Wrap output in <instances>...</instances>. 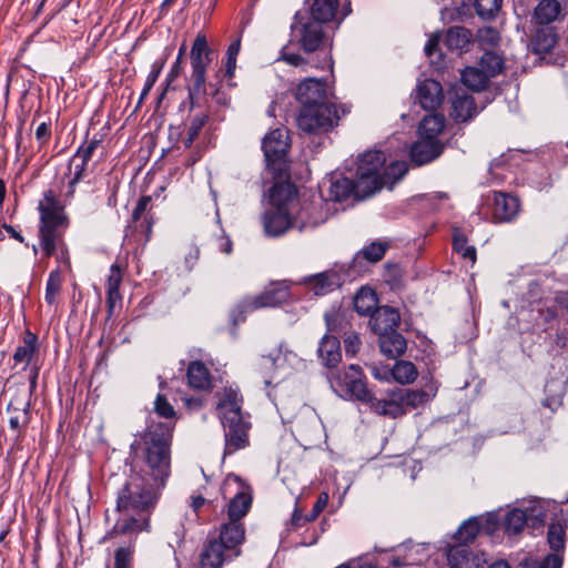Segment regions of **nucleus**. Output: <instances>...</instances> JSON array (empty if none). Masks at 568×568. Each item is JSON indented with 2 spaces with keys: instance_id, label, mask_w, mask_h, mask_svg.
Instances as JSON below:
<instances>
[{
  "instance_id": "f257e3e1",
  "label": "nucleus",
  "mask_w": 568,
  "mask_h": 568,
  "mask_svg": "<svg viewBox=\"0 0 568 568\" xmlns=\"http://www.w3.org/2000/svg\"><path fill=\"white\" fill-rule=\"evenodd\" d=\"M213 57L214 51L210 48L206 36L197 33L190 51L191 74L186 83L187 98L180 105V109L187 108L189 110L185 120V135L182 136L185 149L192 146L209 122L213 112L212 103L220 106H227L230 103V98L222 90L220 81L206 82L207 68L213 61Z\"/></svg>"
},
{
  "instance_id": "f03ea898",
  "label": "nucleus",
  "mask_w": 568,
  "mask_h": 568,
  "mask_svg": "<svg viewBox=\"0 0 568 568\" xmlns=\"http://www.w3.org/2000/svg\"><path fill=\"white\" fill-rule=\"evenodd\" d=\"M173 432V422L151 424L138 433L130 445L134 459L143 463L139 473L156 485L165 486L171 474Z\"/></svg>"
},
{
  "instance_id": "7ed1b4c3",
  "label": "nucleus",
  "mask_w": 568,
  "mask_h": 568,
  "mask_svg": "<svg viewBox=\"0 0 568 568\" xmlns=\"http://www.w3.org/2000/svg\"><path fill=\"white\" fill-rule=\"evenodd\" d=\"M334 393L341 398L367 405L381 416L398 418L406 414L395 399H378L367 386V377L361 366L351 364L343 371H329L326 375Z\"/></svg>"
},
{
  "instance_id": "20e7f679",
  "label": "nucleus",
  "mask_w": 568,
  "mask_h": 568,
  "mask_svg": "<svg viewBox=\"0 0 568 568\" xmlns=\"http://www.w3.org/2000/svg\"><path fill=\"white\" fill-rule=\"evenodd\" d=\"M38 211L40 215L38 237L43 255L55 256L59 262L68 261L69 250L64 235L70 226V219L53 190L43 192Z\"/></svg>"
},
{
  "instance_id": "39448f33",
  "label": "nucleus",
  "mask_w": 568,
  "mask_h": 568,
  "mask_svg": "<svg viewBox=\"0 0 568 568\" xmlns=\"http://www.w3.org/2000/svg\"><path fill=\"white\" fill-rule=\"evenodd\" d=\"M243 396L237 389L225 388L223 398L216 405L224 428V455H230L248 445L250 423L244 420Z\"/></svg>"
},
{
  "instance_id": "423d86ee",
  "label": "nucleus",
  "mask_w": 568,
  "mask_h": 568,
  "mask_svg": "<svg viewBox=\"0 0 568 568\" xmlns=\"http://www.w3.org/2000/svg\"><path fill=\"white\" fill-rule=\"evenodd\" d=\"M244 541L240 527L221 526L219 530L210 531L199 556L201 568H222L241 555L240 547Z\"/></svg>"
},
{
  "instance_id": "0eeeda50",
  "label": "nucleus",
  "mask_w": 568,
  "mask_h": 568,
  "mask_svg": "<svg viewBox=\"0 0 568 568\" xmlns=\"http://www.w3.org/2000/svg\"><path fill=\"white\" fill-rule=\"evenodd\" d=\"M244 541L240 527L221 526L219 530L210 531L199 556L201 568H222L241 555L240 547Z\"/></svg>"
},
{
  "instance_id": "6e6552de",
  "label": "nucleus",
  "mask_w": 568,
  "mask_h": 568,
  "mask_svg": "<svg viewBox=\"0 0 568 568\" xmlns=\"http://www.w3.org/2000/svg\"><path fill=\"white\" fill-rule=\"evenodd\" d=\"M164 486L132 471L116 497V510L134 514H151Z\"/></svg>"
},
{
  "instance_id": "1a4fd4ad",
  "label": "nucleus",
  "mask_w": 568,
  "mask_h": 568,
  "mask_svg": "<svg viewBox=\"0 0 568 568\" xmlns=\"http://www.w3.org/2000/svg\"><path fill=\"white\" fill-rule=\"evenodd\" d=\"M315 210L316 205L307 202L301 206L297 213L271 205L262 215L264 232L267 236L277 237L293 227H297L300 232L307 227H316L321 221L313 219L312 213Z\"/></svg>"
},
{
  "instance_id": "9d476101",
  "label": "nucleus",
  "mask_w": 568,
  "mask_h": 568,
  "mask_svg": "<svg viewBox=\"0 0 568 568\" xmlns=\"http://www.w3.org/2000/svg\"><path fill=\"white\" fill-rule=\"evenodd\" d=\"M291 41H296L304 52L313 53L324 50L328 37L324 24L308 17L307 10H300L291 24Z\"/></svg>"
},
{
  "instance_id": "9b49d317",
  "label": "nucleus",
  "mask_w": 568,
  "mask_h": 568,
  "mask_svg": "<svg viewBox=\"0 0 568 568\" xmlns=\"http://www.w3.org/2000/svg\"><path fill=\"white\" fill-rule=\"evenodd\" d=\"M290 297V290L284 284H273L262 293L244 297L233 310V324L244 322L246 315L260 308L276 307L285 303Z\"/></svg>"
},
{
  "instance_id": "f8f14e48",
  "label": "nucleus",
  "mask_w": 568,
  "mask_h": 568,
  "mask_svg": "<svg viewBox=\"0 0 568 568\" xmlns=\"http://www.w3.org/2000/svg\"><path fill=\"white\" fill-rule=\"evenodd\" d=\"M339 120L336 105L324 103L318 105H301L297 126L308 134L325 133L332 130Z\"/></svg>"
},
{
  "instance_id": "ddd939ff",
  "label": "nucleus",
  "mask_w": 568,
  "mask_h": 568,
  "mask_svg": "<svg viewBox=\"0 0 568 568\" xmlns=\"http://www.w3.org/2000/svg\"><path fill=\"white\" fill-rule=\"evenodd\" d=\"M233 484L236 486L237 490L229 501V521L222 524L221 526L240 527L245 535V527L242 523V518L246 516L252 506L251 488L250 486L245 485L239 476L229 475L222 486V494L224 497L230 491Z\"/></svg>"
},
{
  "instance_id": "4468645a",
  "label": "nucleus",
  "mask_w": 568,
  "mask_h": 568,
  "mask_svg": "<svg viewBox=\"0 0 568 568\" xmlns=\"http://www.w3.org/2000/svg\"><path fill=\"white\" fill-rule=\"evenodd\" d=\"M290 146L288 134L281 129L271 131L262 141L266 166L273 171L275 178H283L287 173Z\"/></svg>"
},
{
  "instance_id": "2eb2a0df",
  "label": "nucleus",
  "mask_w": 568,
  "mask_h": 568,
  "mask_svg": "<svg viewBox=\"0 0 568 568\" xmlns=\"http://www.w3.org/2000/svg\"><path fill=\"white\" fill-rule=\"evenodd\" d=\"M532 29L528 38V49L536 55L550 53L560 40L557 26L531 23Z\"/></svg>"
},
{
  "instance_id": "dca6fc26",
  "label": "nucleus",
  "mask_w": 568,
  "mask_h": 568,
  "mask_svg": "<svg viewBox=\"0 0 568 568\" xmlns=\"http://www.w3.org/2000/svg\"><path fill=\"white\" fill-rule=\"evenodd\" d=\"M295 98L301 105L331 103L324 80L307 78L296 88Z\"/></svg>"
},
{
  "instance_id": "f3484780",
  "label": "nucleus",
  "mask_w": 568,
  "mask_h": 568,
  "mask_svg": "<svg viewBox=\"0 0 568 568\" xmlns=\"http://www.w3.org/2000/svg\"><path fill=\"white\" fill-rule=\"evenodd\" d=\"M493 202V217L495 222H513L519 214L520 202L519 199L515 195L500 191H494Z\"/></svg>"
},
{
  "instance_id": "a211bd4d",
  "label": "nucleus",
  "mask_w": 568,
  "mask_h": 568,
  "mask_svg": "<svg viewBox=\"0 0 568 568\" xmlns=\"http://www.w3.org/2000/svg\"><path fill=\"white\" fill-rule=\"evenodd\" d=\"M445 144L439 140H429L423 136L410 146L409 156L416 165H424L433 162L442 155Z\"/></svg>"
},
{
  "instance_id": "6ab92c4d",
  "label": "nucleus",
  "mask_w": 568,
  "mask_h": 568,
  "mask_svg": "<svg viewBox=\"0 0 568 568\" xmlns=\"http://www.w3.org/2000/svg\"><path fill=\"white\" fill-rule=\"evenodd\" d=\"M415 99L424 110L435 111L444 101L442 84L434 79L418 82Z\"/></svg>"
},
{
  "instance_id": "aec40b11",
  "label": "nucleus",
  "mask_w": 568,
  "mask_h": 568,
  "mask_svg": "<svg viewBox=\"0 0 568 568\" xmlns=\"http://www.w3.org/2000/svg\"><path fill=\"white\" fill-rule=\"evenodd\" d=\"M399 323V312L388 305L379 306L369 317L371 328L378 336L397 331Z\"/></svg>"
},
{
  "instance_id": "412c9836",
  "label": "nucleus",
  "mask_w": 568,
  "mask_h": 568,
  "mask_svg": "<svg viewBox=\"0 0 568 568\" xmlns=\"http://www.w3.org/2000/svg\"><path fill=\"white\" fill-rule=\"evenodd\" d=\"M446 559L449 568H479L483 564L481 558L466 544L449 546L446 550Z\"/></svg>"
},
{
  "instance_id": "4be33fe9",
  "label": "nucleus",
  "mask_w": 568,
  "mask_h": 568,
  "mask_svg": "<svg viewBox=\"0 0 568 568\" xmlns=\"http://www.w3.org/2000/svg\"><path fill=\"white\" fill-rule=\"evenodd\" d=\"M564 18V8L558 0H539L534 8L531 23L556 26Z\"/></svg>"
},
{
  "instance_id": "5701e85b",
  "label": "nucleus",
  "mask_w": 568,
  "mask_h": 568,
  "mask_svg": "<svg viewBox=\"0 0 568 568\" xmlns=\"http://www.w3.org/2000/svg\"><path fill=\"white\" fill-rule=\"evenodd\" d=\"M452 112L450 116L456 122H466L477 114V105L475 99L465 90H455L450 97Z\"/></svg>"
},
{
  "instance_id": "b1692460",
  "label": "nucleus",
  "mask_w": 568,
  "mask_h": 568,
  "mask_svg": "<svg viewBox=\"0 0 568 568\" xmlns=\"http://www.w3.org/2000/svg\"><path fill=\"white\" fill-rule=\"evenodd\" d=\"M317 354L325 367L335 371L342 361L339 339L336 336L325 334L321 339Z\"/></svg>"
},
{
  "instance_id": "393cba45",
  "label": "nucleus",
  "mask_w": 568,
  "mask_h": 568,
  "mask_svg": "<svg viewBox=\"0 0 568 568\" xmlns=\"http://www.w3.org/2000/svg\"><path fill=\"white\" fill-rule=\"evenodd\" d=\"M297 190L294 184L275 183L270 190V203L274 206H281L288 211L295 212Z\"/></svg>"
},
{
  "instance_id": "a878e982",
  "label": "nucleus",
  "mask_w": 568,
  "mask_h": 568,
  "mask_svg": "<svg viewBox=\"0 0 568 568\" xmlns=\"http://www.w3.org/2000/svg\"><path fill=\"white\" fill-rule=\"evenodd\" d=\"M390 244L388 242L382 241H373L368 245L364 246L361 251H358L353 261L351 263V268L361 270L362 262L366 261L368 263H377L379 262L389 250Z\"/></svg>"
},
{
  "instance_id": "bb28decb",
  "label": "nucleus",
  "mask_w": 568,
  "mask_h": 568,
  "mask_svg": "<svg viewBox=\"0 0 568 568\" xmlns=\"http://www.w3.org/2000/svg\"><path fill=\"white\" fill-rule=\"evenodd\" d=\"M378 344L381 352L389 359L400 357L407 348L406 338L397 331L379 335Z\"/></svg>"
},
{
  "instance_id": "cd10ccee",
  "label": "nucleus",
  "mask_w": 568,
  "mask_h": 568,
  "mask_svg": "<svg viewBox=\"0 0 568 568\" xmlns=\"http://www.w3.org/2000/svg\"><path fill=\"white\" fill-rule=\"evenodd\" d=\"M187 384L193 389L207 390L212 387V376L201 361H192L186 368Z\"/></svg>"
},
{
  "instance_id": "c85d7f7f",
  "label": "nucleus",
  "mask_w": 568,
  "mask_h": 568,
  "mask_svg": "<svg viewBox=\"0 0 568 568\" xmlns=\"http://www.w3.org/2000/svg\"><path fill=\"white\" fill-rule=\"evenodd\" d=\"M354 185L355 199L364 200L381 191L385 185V181H383V176L381 175H371L356 171V180L354 181Z\"/></svg>"
},
{
  "instance_id": "c756f323",
  "label": "nucleus",
  "mask_w": 568,
  "mask_h": 568,
  "mask_svg": "<svg viewBox=\"0 0 568 568\" xmlns=\"http://www.w3.org/2000/svg\"><path fill=\"white\" fill-rule=\"evenodd\" d=\"M19 345L13 353L14 364H24L23 369L31 363L32 358L39 351L38 335L30 329H26Z\"/></svg>"
},
{
  "instance_id": "7c9ffc66",
  "label": "nucleus",
  "mask_w": 568,
  "mask_h": 568,
  "mask_svg": "<svg viewBox=\"0 0 568 568\" xmlns=\"http://www.w3.org/2000/svg\"><path fill=\"white\" fill-rule=\"evenodd\" d=\"M152 199L149 195H143L139 199L131 216V222L135 229L141 227L145 234V241H149L152 234L153 219L149 214V209Z\"/></svg>"
},
{
  "instance_id": "2f4dec72",
  "label": "nucleus",
  "mask_w": 568,
  "mask_h": 568,
  "mask_svg": "<svg viewBox=\"0 0 568 568\" xmlns=\"http://www.w3.org/2000/svg\"><path fill=\"white\" fill-rule=\"evenodd\" d=\"M7 410L10 414L9 427L17 433L16 439L19 440L22 437L23 429L27 428L31 420L30 403H24L21 408L10 403Z\"/></svg>"
},
{
  "instance_id": "473e14b6",
  "label": "nucleus",
  "mask_w": 568,
  "mask_h": 568,
  "mask_svg": "<svg viewBox=\"0 0 568 568\" xmlns=\"http://www.w3.org/2000/svg\"><path fill=\"white\" fill-rule=\"evenodd\" d=\"M473 34L465 27L455 26L447 30L445 36V45L450 51H468Z\"/></svg>"
},
{
  "instance_id": "72a5a7b5",
  "label": "nucleus",
  "mask_w": 568,
  "mask_h": 568,
  "mask_svg": "<svg viewBox=\"0 0 568 568\" xmlns=\"http://www.w3.org/2000/svg\"><path fill=\"white\" fill-rule=\"evenodd\" d=\"M150 515L151 514H136V517L130 516L123 520H118L113 527L112 534L115 532L120 535H126L138 534L140 531H149Z\"/></svg>"
},
{
  "instance_id": "f704fd0d",
  "label": "nucleus",
  "mask_w": 568,
  "mask_h": 568,
  "mask_svg": "<svg viewBox=\"0 0 568 568\" xmlns=\"http://www.w3.org/2000/svg\"><path fill=\"white\" fill-rule=\"evenodd\" d=\"M385 163L386 155L384 152L378 150L367 151L358 158L356 171L371 175H382Z\"/></svg>"
},
{
  "instance_id": "c9c22d12",
  "label": "nucleus",
  "mask_w": 568,
  "mask_h": 568,
  "mask_svg": "<svg viewBox=\"0 0 568 568\" xmlns=\"http://www.w3.org/2000/svg\"><path fill=\"white\" fill-rule=\"evenodd\" d=\"M378 306V297L371 287H361L354 297V310L362 316H371Z\"/></svg>"
},
{
  "instance_id": "e433bc0d",
  "label": "nucleus",
  "mask_w": 568,
  "mask_h": 568,
  "mask_svg": "<svg viewBox=\"0 0 568 568\" xmlns=\"http://www.w3.org/2000/svg\"><path fill=\"white\" fill-rule=\"evenodd\" d=\"M446 125V119L440 113L428 114L423 118L418 125V135L438 140V135L443 133Z\"/></svg>"
},
{
  "instance_id": "4c0bfd02",
  "label": "nucleus",
  "mask_w": 568,
  "mask_h": 568,
  "mask_svg": "<svg viewBox=\"0 0 568 568\" xmlns=\"http://www.w3.org/2000/svg\"><path fill=\"white\" fill-rule=\"evenodd\" d=\"M337 7L338 0H314L307 10L308 17L322 24L328 23L335 18Z\"/></svg>"
},
{
  "instance_id": "58836bf2",
  "label": "nucleus",
  "mask_w": 568,
  "mask_h": 568,
  "mask_svg": "<svg viewBox=\"0 0 568 568\" xmlns=\"http://www.w3.org/2000/svg\"><path fill=\"white\" fill-rule=\"evenodd\" d=\"M308 283L315 295H325L339 286V275L335 271H326L310 276Z\"/></svg>"
},
{
  "instance_id": "ea45409f",
  "label": "nucleus",
  "mask_w": 568,
  "mask_h": 568,
  "mask_svg": "<svg viewBox=\"0 0 568 568\" xmlns=\"http://www.w3.org/2000/svg\"><path fill=\"white\" fill-rule=\"evenodd\" d=\"M489 80V77L479 67H466L462 72L464 85L476 92L485 90Z\"/></svg>"
},
{
  "instance_id": "a19ab883",
  "label": "nucleus",
  "mask_w": 568,
  "mask_h": 568,
  "mask_svg": "<svg viewBox=\"0 0 568 568\" xmlns=\"http://www.w3.org/2000/svg\"><path fill=\"white\" fill-rule=\"evenodd\" d=\"M527 524V511L520 508L510 509L504 517L503 528L507 535H518Z\"/></svg>"
},
{
  "instance_id": "79ce46f5",
  "label": "nucleus",
  "mask_w": 568,
  "mask_h": 568,
  "mask_svg": "<svg viewBox=\"0 0 568 568\" xmlns=\"http://www.w3.org/2000/svg\"><path fill=\"white\" fill-rule=\"evenodd\" d=\"M351 196L355 197L354 180L339 176L332 181L329 186V199L335 202H343Z\"/></svg>"
},
{
  "instance_id": "37998d69",
  "label": "nucleus",
  "mask_w": 568,
  "mask_h": 568,
  "mask_svg": "<svg viewBox=\"0 0 568 568\" xmlns=\"http://www.w3.org/2000/svg\"><path fill=\"white\" fill-rule=\"evenodd\" d=\"M104 134L95 133L91 139L85 140L77 150L74 155L70 159L69 169H71L72 164L77 162L79 159H83V161H90L94 154V152L101 148L103 142Z\"/></svg>"
},
{
  "instance_id": "c03bdc74",
  "label": "nucleus",
  "mask_w": 568,
  "mask_h": 568,
  "mask_svg": "<svg viewBox=\"0 0 568 568\" xmlns=\"http://www.w3.org/2000/svg\"><path fill=\"white\" fill-rule=\"evenodd\" d=\"M479 68L485 71L489 79L497 77L504 70L505 61L501 55L494 51H485L479 59Z\"/></svg>"
},
{
  "instance_id": "a18cd8bd",
  "label": "nucleus",
  "mask_w": 568,
  "mask_h": 568,
  "mask_svg": "<svg viewBox=\"0 0 568 568\" xmlns=\"http://www.w3.org/2000/svg\"><path fill=\"white\" fill-rule=\"evenodd\" d=\"M567 524L560 521L551 523L548 526L547 540L552 554H558L565 549Z\"/></svg>"
},
{
  "instance_id": "49530a36",
  "label": "nucleus",
  "mask_w": 568,
  "mask_h": 568,
  "mask_svg": "<svg viewBox=\"0 0 568 568\" xmlns=\"http://www.w3.org/2000/svg\"><path fill=\"white\" fill-rule=\"evenodd\" d=\"M427 394L424 390L399 389L392 394L390 399H395L405 410L404 405L416 408L426 400Z\"/></svg>"
},
{
  "instance_id": "de8ad7c7",
  "label": "nucleus",
  "mask_w": 568,
  "mask_h": 568,
  "mask_svg": "<svg viewBox=\"0 0 568 568\" xmlns=\"http://www.w3.org/2000/svg\"><path fill=\"white\" fill-rule=\"evenodd\" d=\"M481 528L483 525L477 518H469L460 525L455 535V538L457 539L458 544L468 545L475 540Z\"/></svg>"
},
{
  "instance_id": "09e8293b",
  "label": "nucleus",
  "mask_w": 568,
  "mask_h": 568,
  "mask_svg": "<svg viewBox=\"0 0 568 568\" xmlns=\"http://www.w3.org/2000/svg\"><path fill=\"white\" fill-rule=\"evenodd\" d=\"M408 168L403 161L392 162L387 168H383L382 175L383 181H385L386 187L392 190L394 185L403 179V176L407 173Z\"/></svg>"
},
{
  "instance_id": "8fccbe9b",
  "label": "nucleus",
  "mask_w": 568,
  "mask_h": 568,
  "mask_svg": "<svg viewBox=\"0 0 568 568\" xmlns=\"http://www.w3.org/2000/svg\"><path fill=\"white\" fill-rule=\"evenodd\" d=\"M467 236L456 229L453 233V250L464 260L475 263L477 258L476 248L473 245H467Z\"/></svg>"
},
{
  "instance_id": "3c124183",
  "label": "nucleus",
  "mask_w": 568,
  "mask_h": 568,
  "mask_svg": "<svg viewBox=\"0 0 568 568\" xmlns=\"http://www.w3.org/2000/svg\"><path fill=\"white\" fill-rule=\"evenodd\" d=\"M393 377L400 384L413 383L417 378V369L412 362L397 361L392 371Z\"/></svg>"
},
{
  "instance_id": "603ef678",
  "label": "nucleus",
  "mask_w": 568,
  "mask_h": 568,
  "mask_svg": "<svg viewBox=\"0 0 568 568\" xmlns=\"http://www.w3.org/2000/svg\"><path fill=\"white\" fill-rule=\"evenodd\" d=\"M503 0H475L476 13L484 20H491L501 8Z\"/></svg>"
},
{
  "instance_id": "864d4df0",
  "label": "nucleus",
  "mask_w": 568,
  "mask_h": 568,
  "mask_svg": "<svg viewBox=\"0 0 568 568\" xmlns=\"http://www.w3.org/2000/svg\"><path fill=\"white\" fill-rule=\"evenodd\" d=\"M62 278L58 270L51 271L45 285L44 300L49 305L57 302V296L61 291Z\"/></svg>"
},
{
  "instance_id": "5fc2aeb1",
  "label": "nucleus",
  "mask_w": 568,
  "mask_h": 568,
  "mask_svg": "<svg viewBox=\"0 0 568 568\" xmlns=\"http://www.w3.org/2000/svg\"><path fill=\"white\" fill-rule=\"evenodd\" d=\"M154 412L159 417L165 418L166 422L176 423V412L165 395L158 394L154 400Z\"/></svg>"
},
{
  "instance_id": "6e6d98bb",
  "label": "nucleus",
  "mask_w": 568,
  "mask_h": 568,
  "mask_svg": "<svg viewBox=\"0 0 568 568\" xmlns=\"http://www.w3.org/2000/svg\"><path fill=\"white\" fill-rule=\"evenodd\" d=\"M89 161H83V159H79L77 162H74L69 169L70 172H72V178L69 181V190L67 195L72 196L75 192V186L78 183H80L87 175V169H88Z\"/></svg>"
},
{
  "instance_id": "4d7b16f0",
  "label": "nucleus",
  "mask_w": 568,
  "mask_h": 568,
  "mask_svg": "<svg viewBox=\"0 0 568 568\" xmlns=\"http://www.w3.org/2000/svg\"><path fill=\"white\" fill-rule=\"evenodd\" d=\"M123 281V268L114 263L110 267V274L106 280V295H121L120 285Z\"/></svg>"
},
{
  "instance_id": "13d9d810",
  "label": "nucleus",
  "mask_w": 568,
  "mask_h": 568,
  "mask_svg": "<svg viewBox=\"0 0 568 568\" xmlns=\"http://www.w3.org/2000/svg\"><path fill=\"white\" fill-rule=\"evenodd\" d=\"M164 63H165V60H162V61H155L152 64V69L150 71L149 75L146 77L143 90L140 94L138 106L141 105V103L144 101V99L149 95L150 91L152 90L154 83L156 82V80L164 67Z\"/></svg>"
},
{
  "instance_id": "bf43d9fd",
  "label": "nucleus",
  "mask_w": 568,
  "mask_h": 568,
  "mask_svg": "<svg viewBox=\"0 0 568 568\" xmlns=\"http://www.w3.org/2000/svg\"><path fill=\"white\" fill-rule=\"evenodd\" d=\"M521 568H561L562 558L558 554H548L540 562L537 560H525Z\"/></svg>"
},
{
  "instance_id": "052dcab7",
  "label": "nucleus",
  "mask_w": 568,
  "mask_h": 568,
  "mask_svg": "<svg viewBox=\"0 0 568 568\" xmlns=\"http://www.w3.org/2000/svg\"><path fill=\"white\" fill-rule=\"evenodd\" d=\"M134 549L132 547H120L114 551L113 568H133Z\"/></svg>"
},
{
  "instance_id": "680f3d73",
  "label": "nucleus",
  "mask_w": 568,
  "mask_h": 568,
  "mask_svg": "<svg viewBox=\"0 0 568 568\" xmlns=\"http://www.w3.org/2000/svg\"><path fill=\"white\" fill-rule=\"evenodd\" d=\"M383 278L392 288H398L402 284L400 267L395 263H386L384 265Z\"/></svg>"
},
{
  "instance_id": "e2e57ef3",
  "label": "nucleus",
  "mask_w": 568,
  "mask_h": 568,
  "mask_svg": "<svg viewBox=\"0 0 568 568\" xmlns=\"http://www.w3.org/2000/svg\"><path fill=\"white\" fill-rule=\"evenodd\" d=\"M527 511V524L526 526L532 529H539L544 526L546 519V513L540 508L529 507L525 509Z\"/></svg>"
},
{
  "instance_id": "0e129e2a",
  "label": "nucleus",
  "mask_w": 568,
  "mask_h": 568,
  "mask_svg": "<svg viewBox=\"0 0 568 568\" xmlns=\"http://www.w3.org/2000/svg\"><path fill=\"white\" fill-rule=\"evenodd\" d=\"M240 51V41L231 43L227 48V59L225 64V75L232 78L234 75L235 67H236V57Z\"/></svg>"
},
{
  "instance_id": "69168bd1",
  "label": "nucleus",
  "mask_w": 568,
  "mask_h": 568,
  "mask_svg": "<svg viewBox=\"0 0 568 568\" xmlns=\"http://www.w3.org/2000/svg\"><path fill=\"white\" fill-rule=\"evenodd\" d=\"M329 496L326 491H322L310 514L305 515L304 521H314L320 516V514L325 509L328 504Z\"/></svg>"
},
{
  "instance_id": "338daca9",
  "label": "nucleus",
  "mask_w": 568,
  "mask_h": 568,
  "mask_svg": "<svg viewBox=\"0 0 568 568\" xmlns=\"http://www.w3.org/2000/svg\"><path fill=\"white\" fill-rule=\"evenodd\" d=\"M122 307V295H106V320L109 322Z\"/></svg>"
},
{
  "instance_id": "774afa93",
  "label": "nucleus",
  "mask_w": 568,
  "mask_h": 568,
  "mask_svg": "<svg viewBox=\"0 0 568 568\" xmlns=\"http://www.w3.org/2000/svg\"><path fill=\"white\" fill-rule=\"evenodd\" d=\"M280 60L293 67H302L306 64V60L300 53H290L286 51V47L281 50Z\"/></svg>"
}]
</instances>
